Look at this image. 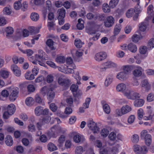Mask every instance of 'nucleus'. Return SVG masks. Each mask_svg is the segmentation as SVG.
Returning <instances> with one entry per match:
<instances>
[{
  "mask_svg": "<svg viewBox=\"0 0 154 154\" xmlns=\"http://www.w3.org/2000/svg\"><path fill=\"white\" fill-rule=\"evenodd\" d=\"M124 94L128 99L133 100L139 99L140 97L139 94L129 89H126L124 92Z\"/></svg>",
  "mask_w": 154,
  "mask_h": 154,
  "instance_id": "1",
  "label": "nucleus"
},
{
  "mask_svg": "<svg viewBox=\"0 0 154 154\" xmlns=\"http://www.w3.org/2000/svg\"><path fill=\"white\" fill-rule=\"evenodd\" d=\"M134 150L136 153L138 154H146L148 149L145 146H140L135 144L133 146Z\"/></svg>",
  "mask_w": 154,
  "mask_h": 154,
  "instance_id": "2",
  "label": "nucleus"
},
{
  "mask_svg": "<svg viewBox=\"0 0 154 154\" xmlns=\"http://www.w3.org/2000/svg\"><path fill=\"white\" fill-rule=\"evenodd\" d=\"M140 134L142 138L144 139L146 144L148 146H149L152 142L151 135L148 134L147 131L146 130L142 131Z\"/></svg>",
  "mask_w": 154,
  "mask_h": 154,
  "instance_id": "3",
  "label": "nucleus"
},
{
  "mask_svg": "<svg viewBox=\"0 0 154 154\" xmlns=\"http://www.w3.org/2000/svg\"><path fill=\"white\" fill-rule=\"evenodd\" d=\"M51 131L48 133V135L51 137H55L59 132L62 131L61 128L58 125H54L51 128Z\"/></svg>",
  "mask_w": 154,
  "mask_h": 154,
  "instance_id": "4",
  "label": "nucleus"
},
{
  "mask_svg": "<svg viewBox=\"0 0 154 154\" xmlns=\"http://www.w3.org/2000/svg\"><path fill=\"white\" fill-rule=\"evenodd\" d=\"M59 84L63 86L64 90L67 89L70 86L71 84L70 81L67 79H63L61 77H60L58 79Z\"/></svg>",
  "mask_w": 154,
  "mask_h": 154,
  "instance_id": "5",
  "label": "nucleus"
},
{
  "mask_svg": "<svg viewBox=\"0 0 154 154\" xmlns=\"http://www.w3.org/2000/svg\"><path fill=\"white\" fill-rule=\"evenodd\" d=\"M87 125L89 129L94 134L98 133L99 131V128L97 124L92 120H90L87 122Z\"/></svg>",
  "mask_w": 154,
  "mask_h": 154,
  "instance_id": "6",
  "label": "nucleus"
},
{
  "mask_svg": "<svg viewBox=\"0 0 154 154\" xmlns=\"http://www.w3.org/2000/svg\"><path fill=\"white\" fill-rule=\"evenodd\" d=\"M114 18L111 16L107 17L105 21L104 24L107 27H110L112 26L114 23Z\"/></svg>",
  "mask_w": 154,
  "mask_h": 154,
  "instance_id": "7",
  "label": "nucleus"
},
{
  "mask_svg": "<svg viewBox=\"0 0 154 154\" xmlns=\"http://www.w3.org/2000/svg\"><path fill=\"white\" fill-rule=\"evenodd\" d=\"M106 57V54L105 52H100L97 53L94 57L95 59L98 62L102 61Z\"/></svg>",
  "mask_w": 154,
  "mask_h": 154,
  "instance_id": "8",
  "label": "nucleus"
},
{
  "mask_svg": "<svg viewBox=\"0 0 154 154\" xmlns=\"http://www.w3.org/2000/svg\"><path fill=\"white\" fill-rule=\"evenodd\" d=\"M97 25L95 24H91L87 27L86 29V32L90 35L94 34L97 31L95 29Z\"/></svg>",
  "mask_w": 154,
  "mask_h": 154,
  "instance_id": "9",
  "label": "nucleus"
},
{
  "mask_svg": "<svg viewBox=\"0 0 154 154\" xmlns=\"http://www.w3.org/2000/svg\"><path fill=\"white\" fill-rule=\"evenodd\" d=\"M18 89H13L9 96L10 100L12 101L15 100L18 97Z\"/></svg>",
  "mask_w": 154,
  "mask_h": 154,
  "instance_id": "10",
  "label": "nucleus"
},
{
  "mask_svg": "<svg viewBox=\"0 0 154 154\" xmlns=\"http://www.w3.org/2000/svg\"><path fill=\"white\" fill-rule=\"evenodd\" d=\"M53 88H50L47 94V98L50 101L48 103L51 102L54 98L55 94L54 92L53 91Z\"/></svg>",
  "mask_w": 154,
  "mask_h": 154,
  "instance_id": "11",
  "label": "nucleus"
},
{
  "mask_svg": "<svg viewBox=\"0 0 154 154\" xmlns=\"http://www.w3.org/2000/svg\"><path fill=\"white\" fill-rule=\"evenodd\" d=\"M142 68L139 66L136 67V69L133 72V74L135 77H139L142 75Z\"/></svg>",
  "mask_w": 154,
  "mask_h": 154,
  "instance_id": "12",
  "label": "nucleus"
},
{
  "mask_svg": "<svg viewBox=\"0 0 154 154\" xmlns=\"http://www.w3.org/2000/svg\"><path fill=\"white\" fill-rule=\"evenodd\" d=\"M11 68L14 74L16 76L18 77L20 76L21 74V72L20 69L18 67L17 65L15 64L12 65Z\"/></svg>",
  "mask_w": 154,
  "mask_h": 154,
  "instance_id": "13",
  "label": "nucleus"
},
{
  "mask_svg": "<svg viewBox=\"0 0 154 154\" xmlns=\"http://www.w3.org/2000/svg\"><path fill=\"white\" fill-rule=\"evenodd\" d=\"M117 79L121 81L126 80L128 78L127 74L124 72H120L117 75Z\"/></svg>",
  "mask_w": 154,
  "mask_h": 154,
  "instance_id": "14",
  "label": "nucleus"
},
{
  "mask_svg": "<svg viewBox=\"0 0 154 154\" xmlns=\"http://www.w3.org/2000/svg\"><path fill=\"white\" fill-rule=\"evenodd\" d=\"M142 87L145 88V90L148 91L151 89V86L148 82L147 80L144 79L141 82Z\"/></svg>",
  "mask_w": 154,
  "mask_h": 154,
  "instance_id": "15",
  "label": "nucleus"
},
{
  "mask_svg": "<svg viewBox=\"0 0 154 154\" xmlns=\"http://www.w3.org/2000/svg\"><path fill=\"white\" fill-rule=\"evenodd\" d=\"M7 111L10 113V115L13 114L16 110L15 105L13 104H11L7 107Z\"/></svg>",
  "mask_w": 154,
  "mask_h": 154,
  "instance_id": "16",
  "label": "nucleus"
},
{
  "mask_svg": "<svg viewBox=\"0 0 154 154\" xmlns=\"http://www.w3.org/2000/svg\"><path fill=\"white\" fill-rule=\"evenodd\" d=\"M5 142L6 145L8 146H11L13 144L12 137L10 135L7 136L5 139Z\"/></svg>",
  "mask_w": 154,
  "mask_h": 154,
  "instance_id": "17",
  "label": "nucleus"
},
{
  "mask_svg": "<svg viewBox=\"0 0 154 154\" xmlns=\"http://www.w3.org/2000/svg\"><path fill=\"white\" fill-rule=\"evenodd\" d=\"M144 101L142 99H137L134 102V104L136 107L142 106L144 104Z\"/></svg>",
  "mask_w": 154,
  "mask_h": 154,
  "instance_id": "18",
  "label": "nucleus"
},
{
  "mask_svg": "<svg viewBox=\"0 0 154 154\" xmlns=\"http://www.w3.org/2000/svg\"><path fill=\"white\" fill-rule=\"evenodd\" d=\"M35 57L37 64H38L41 66H43L44 63L41 61L43 58L42 55V54H36Z\"/></svg>",
  "mask_w": 154,
  "mask_h": 154,
  "instance_id": "19",
  "label": "nucleus"
},
{
  "mask_svg": "<svg viewBox=\"0 0 154 154\" xmlns=\"http://www.w3.org/2000/svg\"><path fill=\"white\" fill-rule=\"evenodd\" d=\"M126 85L123 83H121L118 85L116 87V90L119 92H125L126 90Z\"/></svg>",
  "mask_w": 154,
  "mask_h": 154,
  "instance_id": "20",
  "label": "nucleus"
},
{
  "mask_svg": "<svg viewBox=\"0 0 154 154\" xmlns=\"http://www.w3.org/2000/svg\"><path fill=\"white\" fill-rule=\"evenodd\" d=\"M103 65L104 66L106 67L107 68L116 67L117 66V64L116 63L110 61H108L105 62L103 63Z\"/></svg>",
  "mask_w": 154,
  "mask_h": 154,
  "instance_id": "21",
  "label": "nucleus"
},
{
  "mask_svg": "<svg viewBox=\"0 0 154 154\" xmlns=\"http://www.w3.org/2000/svg\"><path fill=\"white\" fill-rule=\"evenodd\" d=\"M128 48L129 50L132 52H135L137 51L136 46L134 44L131 43L128 46Z\"/></svg>",
  "mask_w": 154,
  "mask_h": 154,
  "instance_id": "22",
  "label": "nucleus"
},
{
  "mask_svg": "<svg viewBox=\"0 0 154 154\" xmlns=\"http://www.w3.org/2000/svg\"><path fill=\"white\" fill-rule=\"evenodd\" d=\"M59 16L58 17L64 18L65 17L66 11L65 9L63 8L59 9L58 10Z\"/></svg>",
  "mask_w": 154,
  "mask_h": 154,
  "instance_id": "23",
  "label": "nucleus"
},
{
  "mask_svg": "<svg viewBox=\"0 0 154 154\" xmlns=\"http://www.w3.org/2000/svg\"><path fill=\"white\" fill-rule=\"evenodd\" d=\"M78 23L77 25V27L78 29L82 30L84 28V21L82 18H80L78 20Z\"/></svg>",
  "mask_w": 154,
  "mask_h": 154,
  "instance_id": "24",
  "label": "nucleus"
},
{
  "mask_svg": "<svg viewBox=\"0 0 154 154\" xmlns=\"http://www.w3.org/2000/svg\"><path fill=\"white\" fill-rule=\"evenodd\" d=\"M5 31L7 33L6 36L7 37H10V35L12 34L14 30L13 28L11 27H8L5 29Z\"/></svg>",
  "mask_w": 154,
  "mask_h": 154,
  "instance_id": "25",
  "label": "nucleus"
},
{
  "mask_svg": "<svg viewBox=\"0 0 154 154\" xmlns=\"http://www.w3.org/2000/svg\"><path fill=\"white\" fill-rule=\"evenodd\" d=\"M66 60L65 57L62 56H57L56 59V61L60 63H64Z\"/></svg>",
  "mask_w": 154,
  "mask_h": 154,
  "instance_id": "26",
  "label": "nucleus"
},
{
  "mask_svg": "<svg viewBox=\"0 0 154 154\" xmlns=\"http://www.w3.org/2000/svg\"><path fill=\"white\" fill-rule=\"evenodd\" d=\"M122 110L124 114H125L131 111V108L128 105H126L122 107Z\"/></svg>",
  "mask_w": 154,
  "mask_h": 154,
  "instance_id": "27",
  "label": "nucleus"
},
{
  "mask_svg": "<svg viewBox=\"0 0 154 154\" xmlns=\"http://www.w3.org/2000/svg\"><path fill=\"white\" fill-rule=\"evenodd\" d=\"M84 44V43L82 42L79 39H76L75 40L74 44L75 46L78 48H81Z\"/></svg>",
  "mask_w": 154,
  "mask_h": 154,
  "instance_id": "28",
  "label": "nucleus"
},
{
  "mask_svg": "<svg viewBox=\"0 0 154 154\" xmlns=\"http://www.w3.org/2000/svg\"><path fill=\"white\" fill-rule=\"evenodd\" d=\"M53 41L51 39H48L46 42L47 45L52 50H54L55 49V48L53 46Z\"/></svg>",
  "mask_w": 154,
  "mask_h": 154,
  "instance_id": "29",
  "label": "nucleus"
},
{
  "mask_svg": "<svg viewBox=\"0 0 154 154\" xmlns=\"http://www.w3.org/2000/svg\"><path fill=\"white\" fill-rule=\"evenodd\" d=\"M30 72H27L25 74V77L26 79L28 80H32L34 79V76L33 74L30 75Z\"/></svg>",
  "mask_w": 154,
  "mask_h": 154,
  "instance_id": "30",
  "label": "nucleus"
},
{
  "mask_svg": "<svg viewBox=\"0 0 154 154\" xmlns=\"http://www.w3.org/2000/svg\"><path fill=\"white\" fill-rule=\"evenodd\" d=\"M139 138V136L137 134H134L131 137V141L133 143H136L138 142Z\"/></svg>",
  "mask_w": 154,
  "mask_h": 154,
  "instance_id": "31",
  "label": "nucleus"
},
{
  "mask_svg": "<svg viewBox=\"0 0 154 154\" xmlns=\"http://www.w3.org/2000/svg\"><path fill=\"white\" fill-rule=\"evenodd\" d=\"M33 99L31 97H28L26 100V103L27 106H32L33 104Z\"/></svg>",
  "mask_w": 154,
  "mask_h": 154,
  "instance_id": "32",
  "label": "nucleus"
},
{
  "mask_svg": "<svg viewBox=\"0 0 154 154\" xmlns=\"http://www.w3.org/2000/svg\"><path fill=\"white\" fill-rule=\"evenodd\" d=\"M119 0H111L109 3V6L110 8H113L118 4Z\"/></svg>",
  "mask_w": 154,
  "mask_h": 154,
  "instance_id": "33",
  "label": "nucleus"
},
{
  "mask_svg": "<svg viewBox=\"0 0 154 154\" xmlns=\"http://www.w3.org/2000/svg\"><path fill=\"white\" fill-rule=\"evenodd\" d=\"M43 108L41 106L37 107L35 110V114L37 116H39L42 115Z\"/></svg>",
  "mask_w": 154,
  "mask_h": 154,
  "instance_id": "34",
  "label": "nucleus"
},
{
  "mask_svg": "<svg viewBox=\"0 0 154 154\" xmlns=\"http://www.w3.org/2000/svg\"><path fill=\"white\" fill-rule=\"evenodd\" d=\"M50 88L46 86H45L42 88L41 90V93L42 94L45 95L48 92L49 90L50 89Z\"/></svg>",
  "mask_w": 154,
  "mask_h": 154,
  "instance_id": "35",
  "label": "nucleus"
},
{
  "mask_svg": "<svg viewBox=\"0 0 154 154\" xmlns=\"http://www.w3.org/2000/svg\"><path fill=\"white\" fill-rule=\"evenodd\" d=\"M110 7L107 4H104L103 6V11L106 13H109L110 12Z\"/></svg>",
  "mask_w": 154,
  "mask_h": 154,
  "instance_id": "36",
  "label": "nucleus"
},
{
  "mask_svg": "<svg viewBox=\"0 0 154 154\" xmlns=\"http://www.w3.org/2000/svg\"><path fill=\"white\" fill-rule=\"evenodd\" d=\"M147 23L142 22L139 25L140 29L142 31H144L145 30L147 26Z\"/></svg>",
  "mask_w": 154,
  "mask_h": 154,
  "instance_id": "37",
  "label": "nucleus"
},
{
  "mask_svg": "<svg viewBox=\"0 0 154 154\" xmlns=\"http://www.w3.org/2000/svg\"><path fill=\"white\" fill-rule=\"evenodd\" d=\"M144 114L143 110L142 109L140 108L138 110V118L139 120H141L142 119Z\"/></svg>",
  "mask_w": 154,
  "mask_h": 154,
  "instance_id": "38",
  "label": "nucleus"
},
{
  "mask_svg": "<svg viewBox=\"0 0 154 154\" xmlns=\"http://www.w3.org/2000/svg\"><path fill=\"white\" fill-rule=\"evenodd\" d=\"M31 18L33 21H37L39 18V15L36 13H32L31 15Z\"/></svg>",
  "mask_w": 154,
  "mask_h": 154,
  "instance_id": "39",
  "label": "nucleus"
},
{
  "mask_svg": "<svg viewBox=\"0 0 154 154\" xmlns=\"http://www.w3.org/2000/svg\"><path fill=\"white\" fill-rule=\"evenodd\" d=\"M135 10L133 8H131L128 10L126 13V16L129 18L132 17L134 13L135 12Z\"/></svg>",
  "mask_w": 154,
  "mask_h": 154,
  "instance_id": "40",
  "label": "nucleus"
},
{
  "mask_svg": "<svg viewBox=\"0 0 154 154\" xmlns=\"http://www.w3.org/2000/svg\"><path fill=\"white\" fill-rule=\"evenodd\" d=\"M48 149L51 151H54L57 149V147L51 143L48 144Z\"/></svg>",
  "mask_w": 154,
  "mask_h": 154,
  "instance_id": "41",
  "label": "nucleus"
},
{
  "mask_svg": "<svg viewBox=\"0 0 154 154\" xmlns=\"http://www.w3.org/2000/svg\"><path fill=\"white\" fill-rule=\"evenodd\" d=\"M9 75V72L7 71L3 70L0 72V75L4 79L8 77Z\"/></svg>",
  "mask_w": 154,
  "mask_h": 154,
  "instance_id": "42",
  "label": "nucleus"
},
{
  "mask_svg": "<svg viewBox=\"0 0 154 154\" xmlns=\"http://www.w3.org/2000/svg\"><path fill=\"white\" fill-rule=\"evenodd\" d=\"M149 115L147 116H144V119L145 120H150L152 119L153 116V114L152 113V111L151 110H149L148 111Z\"/></svg>",
  "mask_w": 154,
  "mask_h": 154,
  "instance_id": "43",
  "label": "nucleus"
},
{
  "mask_svg": "<svg viewBox=\"0 0 154 154\" xmlns=\"http://www.w3.org/2000/svg\"><path fill=\"white\" fill-rule=\"evenodd\" d=\"M65 141V137L64 135H61L59 137L58 140V142L59 143V144L58 145L61 146H62V144Z\"/></svg>",
  "mask_w": 154,
  "mask_h": 154,
  "instance_id": "44",
  "label": "nucleus"
},
{
  "mask_svg": "<svg viewBox=\"0 0 154 154\" xmlns=\"http://www.w3.org/2000/svg\"><path fill=\"white\" fill-rule=\"evenodd\" d=\"M75 154H82L83 152V149L82 146H79L76 148L75 150Z\"/></svg>",
  "mask_w": 154,
  "mask_h": 154,
  "instance_id": "45",
  "label": "nucleus"
},
{
  "mask_svg": "<svg viewBox=\"0 0 154 154\" xmlns=\"http://www.w3.org/2000/svg\"><path fill=\"white\" fill-rule=\"evenodd\" d=\"M109 133V131L106 128H103L102 129L100 133L101 136L103 137H106L108 135Z\"/></svg>",
  "mask_w": 154,
  "mask_h": 154,
  "instance_id": "46",
  "label": "nucleus"
},
{
  "mask_svg": "<svg viewBox=\"0 0 154 154\" xmlns=\"http://www.w3.org/2000/svg\"><path fill=\"white\" fill-rule=\"evenodd\" d=\"M113 80V78L112 77H108L107 78L105 81V85L106 86H108L110 84Z\"/></svg>",
  "mask_w": 154,
  "mask_h": 154,
  "instance_id": "47",
  "label": "nucleus"
},
{
  "mask_svg": "<svg viewBox=\"0 0 154 154\" xmlns=\"http://www.w3.org/2000/svg\"><path fill=\"white\" fill-rule=\"evenodd\" d=\"M103 109L105 112L109 114L110 112V109L109 105L107 104H105L103 106Z\"/></svg>",
  "mask_w": 154,
  "mask_h": 154,
  "instance_id": "48",
  "label": "nucleus"
},
{
  "mask_svg": "<svg viewBox=\"0 0 154 154\" xmlns=\"http://www.w3.org/2000/svg\"><path fill=\"white\" fill-rule=\"evenodd\" d=\"M108 137L110 140L114 141L116 138V134L114 132H112L109 134Z\"/></svg>",
  "mask_w": 154,
  "mask_h": 154,
  "instance_id": "49",
  "label": "nucleus"
},
{
  "mask_svg": "<svg viewBox=\"0 0 154 154\" xmlns=\"http://www.w3.org/2000/svg\"><path fill=\"white\" fill-rule=\"evenodd\" d=\"M147 51V48L146 46L141 47L139 49V52L141 54H145Z\"/></svg>",
  "mask_w": 154,
  "mask_h": 154,
  "instance_id": "50",
  "label": "nucleus"
},
{
  "mask_svg": "<svg viewBox=\"0 0 154 154\" xmlns=\"http://www.w3.org/2000/svg\"><path fill=\"white\" fill-rule=\"evenodd\" d=\"M21 7V2H16L14 4V8L16 10H19Z\"/></svg>",
  "mask_w": 154,
  "mask_h": 154,
  "instance_id": "51",
  "label": "nucleus"
},
{
  "mask_svg": "<svg viewBox=\"0 0 154 154\" xmlns=\"http://www.w3.org/2000/svg\"><path fill=\"white\" fill-rule=\"evenodd\" d=\"M70 90L72 92L73 94L78 91V85L75 84L72 85L70 88Z\"/></svg>",
  "mask_w": 154,
  "mask_h": 154,
  "instance_id": "52",
  "label": "nucleus"
},
{
  "mask_svg": "<svg viewBox=\"0 0 154 154\" xmlns=\"http://www.w3.org/2000/svg\"><path fill=\"white\" fill-rule=\"evenodd\" d=\"M147 99L149 102L154 100V94L152 93H150L148 95Z\"/></svg>",
  "mask_w": 154,
  "mask_h": 154,
  "instance_id": "53",
  "label": "nucleus"
},
{
  "mask_svg": "<svg viewBox=\"0 0 154 154\" xmlns=\"http://www.w3.org/2000/svg\"><path fill=\"white\" fill-rule=\"evenodd\" d=\"M132 67L131 66H125L123 68L124 72L127 74L130 72L131 70Z\"/></svg>",
  "mask_w": 154,
  "mask_h": 154,
  "instance_id": "54",
  "label": "nucleus"
},
{
  "mask_svg": "<svg viewBox=\"0 0 154 154\" xmlns=\"http://www.w3.org/2000/svg\"><path fill=\"white\" fill-rule=\"evenodd\" d=\"M91 98L89 97L86 98L85 102L83 104V106L85 107V109L89 107V105L90 102L91 101Z\"/></svg>",
  "mask_w": 154,
  "mask_h": 154,
  "instance_id": "55",
  "label": "nucleus"
},
{
  "mask_svg": "<svg viewBox=\"0 0 154 154\" xmlns=\"http://www.w3.org/2000/svg\"><path fill=\"white\" fill-rule=\"evenodd\" d=\"M50 108L53 112H55L57 109V106L54 103H51L50 105Z\"/></svg>",
  "mask_w": 154,
  "mask_h": 154,
  "instance_id": "56",
  "label": "nucleus"
},
{
  "mask_svg": "<svg viewBox=\"0 0 154 154\" xmlns=\"http://www.w3.org/2000/svg\"><path fill=\"white\" fill-rule=\"evenodd\" d=\"M3 11L5 14L10 15L11 14V9L9 7H6L4 9Z\"/></svg>",
  "mask_w": 154,
  "mask_h": 154,
  "instance_id": "57",
  "label": "nucleus"
},
{
  "mask_svg": "<svg viewBox=\"0 0 154 154\" xmlns=\"http://www.w3.org/2000/svg\"><path fill=\"white\" fill-rule=\"evenodd\" d=\"M81 138L79 135H75L73 137V140L76 143H79L81 141Z\"/></svg>",
  "mask_w": 154,
  "mask_h": 154,
  "instance_id": "58",
  "label": "nucleus"
},
{
  "mask_svg": "<svg viewBox=\"0 0 154 154\" xmlns=\"http://www.w3.org/2000/svg\"><path fill=\"white\" fill-rule=\"evenodd\" d=\"M47 81L48 83H51L53 82L54 80V77L52 75H49L47 77Z\"/></svg>",
  "mask_w": 154,
  "mask_h": 154,
  "instance_id": "59",
  "label": "nucleus"
},
{
  "mask_svg": "<svg viewBox=\"0 0 154 154\" xmlns=\"http://www.w3.org/2000/svg\"><path fill=\"white\" fill-rule=\"evenodd\" d=\"M73 94L75 97L79 98L82 95V93L80 90H79L74 92Z\"/></svg>",
  "mask_w": 154,
  "mask_h": 154,
  "instance_id": "60",
  "label": "nucleus"
},
{
  "mask_svg": "<svg viewBox=\"0 0 154 154\" xmlns=\"http://www.w3.org/2000/svg\"><path fill=\"white\" fill-rule=\"evenodd\" d=\"M120 31V29L119 27L116 26L114 29V35L113 37H114L115 36L117 35Z\"/></svg>",
  "mask_w": 154,
  "mask_h": 154,
  "instance_id": "61",
  "label": "nucleus"
},
{
  "mask_svg": "<svg viewBox=\"0 0 154 154\" xmlns=\"http://www.w3.org/2000/svg\"><path fill=\"white\" fill-rule=\"evenodd\" d=\"M132 40L134 42H137L139 40V37L138 35L135 34L133 35L132 37Z\"/></svg>",
  "mask_w": 154,
  "mask_h": 154,
  "instance_id": "62",
  "label": "nucleus"
},
{
  "mask_svg": "<svg viewBox=\"0 0 154 154\" xmlns=\"http://www.w3.org/2000/svg\"><path fill=\"white\" fill-rule=\"evenodd\" d=\"M135 117L134 115L130 116L128 119V121L129 123L131 124L133 123Z\"/></svg>",
  "mask_w": 154,
  "mask_h": 154,
  "instance_id": "63",
  "label": "nucleus"
},
{
  "mask_svg": "<svg viewBox=\"0 0 154 154\" xmlns=\"http://www.w3.org/2000/svg\"><path fill=\"white\" fill-rule=\"evenodd\" d=\"M148 45L150 48H153L154 47V39L151 38L149 41Z\"/></svg>",
  "mask_w": 154,
  "mask_h": 154,
  "instance_id": "64",
  "label": "nucleus"
}]
</instances>
